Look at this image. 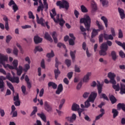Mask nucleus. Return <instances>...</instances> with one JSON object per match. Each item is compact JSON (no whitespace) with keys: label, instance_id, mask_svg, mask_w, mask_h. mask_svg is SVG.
I'll use <instances>...</instances> for the list:
<instances>
[{"label":"nucleus","instance_id":"f257e3e1","mask_svg":"<svg viewBox=\"0 0 125 125\" xmlns=\"http://www.w3.org/2000/svg\"><path fill=\"white\" fill-rule=\"evenodd\" d=\"M8 58L4 55L0 54V64H2L5 69H11V70H13V69H17L18 66V60H14L12 62V65H10L8 64H5L4 62H6L8 60Z\"/></svg>","mask_w":125,"mask_h":125},{"label":"nucleus","instance_id":"f03ea898","mask_svg":"<svg viewBox=\"0 0 125 125\" xmlns=\"http://www.w3.org/2000/svg\"><path fill=\"white\" fill-rule=\"evenodd\" d=\"M110 32L111 34H107L106 33L101 34L99 36V40L100 42H103V38H104L105 41H108L110 40V41H113L114 40V37H116V32L115 31V29L114 28H110Z\"/></svg>","mask_w":125,"mask_h":125},{"label":"nucleus","instance_id":"7ed1b4c3","mask_svg":"<svg viewBox=\"0 0 125 125\" xmlns=\"http://www.w3.org/2000/svg\"><path fill=\"white\" fill-rule=\"evenodd\" d=\"M56 11H55V8H53L51 10V12H50V15L52 19H53L54 22L56 23H59L60 26H63L64 25V23H65V21L63 20V19H59L60 15L58 14L56 17V20L54 18V16H56Z\"/></svg>","mask_w":125,"mask_h":125},{"label":"nucleus","instance_id":"20e7f679","mask_svg":"<svg viewBox=\"0 0 125 125\" xmlns=\"http://www.w3.org/2000/svg\"><path fill=\"white\" fill-rule=\"evenodd\" d=\"M80 23H83L87 31H89L90 28V23H91V19L88 15H85L83 18L80 19Z\"/></svg>","mask_w":125,"mask_h":125},{"label":"nucleus","instance_id":"39448f33","mask_svg":"<svg viewBox=\"0 0 125 125\" xmlns=\"http://www.w3.org/2000/svg\"><path fill=\"white\" fill-rule=\"evenodd\" d=\"M97 97V93L95 92H91L88 99L84 103L85 107L88 108V107L90 106V103H89V102H92V103H93L94 102V100H95V98H96Z\"/></svg>","mask_w":125,"mask_h":125},{"label":"nucleus","instance_id":"423d86ee","mask_svg":"<svg viewBox=\"0 0 125 125\" xmlns=\"http://www.w3.org/2000/svg\"><path fill=\"white\" fill-rule=\"evenodd\" d=\"M56 4L60 6V8H65L66 10L69 8V2L65 0H62V1H58Z\"/></svg>","mask_w":125,"mask_h":125},{"label":"nucleus","instance_id":"0eeeda50","mask_svg":"<svg viewBox=\"0 0 125 125\" xmlns=\"http://www.w3.org/2000/svg\"><path fill=\"white\" fill-rule=\"evenodd\" d=\"M101 50L99 51L100 55H102L103 56H105V55H107V50H108V46L107 44L105 43H103L101 47Z\"/></svg>","mask_w":125,"mask_h":125},{"label":"nucleus","instance_id":"6e6552de","mask_svg":"<svg viewBox=\"0 0 125 125\" xmlns=\"http://www.w3.org/2000/svg\"><path fill=\"white\" fill-rule=\"evenodd\" d=\"M72 111H78L79 117H81L82 113L83 112V109L80 108V105L77 104H73L71 108Z\"/></svg>","mask_w":125,"mask_h":125},{"label":"nucleus","instance_id":"1a4fd4ad","mask_svg":"<svg viewBox=\"0 0 125 125\" xmlns=\"http://www.w3.org/2000/svg\"><path fill=\"white\" fill-rule=\"evenodd\" d=\"M55 61H56L55 67L56 68H57V69H55L54 73H55V79H57V78H58V76L60 75V73H61L60 71H59V69H58V65H59V64H61V63L58 62V59H57V58H56Z\"/></svg>","mask_w":125,"mask_h":125},{"label":"nucleus","instance_id":"9d476101","mask_svg":"<svg viewBox=\"0 0 125 125\" xmlns=\"http://www.w3.org/2000/svg\"><path fill=\"white\" fill-rule=\"evenodd\" d=\"M5 80H6V77L0 76V89H1V91L2 92L4 91V89H5V85L3 82V81H5Z\"/></svg>","mask_w":125,"mask_h":125},{"label":"nucleus","instance_id":"9b49d317","mask_svg":"<svg viewBox=\"0 0 125 125\" xmlns=\"http://www.w3.org/2000/svg\"><path fill=\"white\" fill-rule=\"evenodd\" d=\"M76 119H77V115L75 113L72 114V116L70 117H66V120L70 122V123H74V121H76Z\"/></svg>","mask_w":125,"mask_h":125},{"label":"nucleus","instance_id":"f8f14e48","mask_svg":"<svg viewBox=\"0 0 125 125\" xmlns=\"http://www.w3.org/2000/svg\"><path fill=\"white\" fill-rule=\"evenodd\" d=\"M91 72H87L86 75H85L83 78V83H87L89 81V77L91 76Z\"/></svg>","mask_w":125,"mask_h":125},{"label":"nucleus","instance_id":"ddd939ff","mask_svg":"<svg viewBox=\"0 0 125 125\" xmlns=\"http://www.w3.org/2000/svg\"><path fill=\"white\" fill-rule=\"evenodd\" d=\"M36 18H37V23L38 24H41L42 26H44V23L45 22V21L42 18H41L40 19L39 18V16L38 14H36Z\"/></svg>","mask_w":125,"mask_h":125},{"label":"nucleus","instance_id":"4468645a","mask_svg":"<svg viewBox=\"0 0 125 125\" xmlns=\"http://www.w3.org/2000/svg\"><path fill=\"white\" fill-rule=\"evenodd\" d=\"M34 42L36 44L41 43L42 42V38H41L38 36H35L34 38Z\"/></svg>","mask_w":125,"mask_h":125},{"label":"nucleus","instance_id":"2eb2a0df","mask_svg":"<svg viewBox=\"0 0 125 125\" xmlns=\"http://www.w3.org/2000/svg\"><path fill=\"white\" fill-rule=\"evenodd\" d=\"M44 109L47 111V112H51V106L49 105L48 104V102L47 101H45L44 104Z\"/></svg>","mask_w":125,"mask_h":125},{"label":"nucleus","instance_id":"dca6fc26","mask_svg":"<svg viewBox=\"0 0 125 125\" xmlns=\"http://www.w3.org/2000/svg\"><path fill=\"white\" fill-rule=\"evenodd\" d=\"M62 91H63V85L61 83L58 85L56 93V94H60Z\"/></svg>","mask_w":125,"mask_h":125},{"label":"nucleus","instance_id":"f3484780","mask_svg":"<svg viewBox=\"0 0 125 125\" xmlns=\"http://www.w3.org/2000/svg\"><path fill=\"white\" fill-rule=\"evenodd\" d=\"M118 11L120 14L121 19H124V18H125V14L124 9L119 8Z\"/></svg>","mask_w":125,"mask_h":125},{"label":"nucleus","instance_id":"a211bd4d","mask_svg":"<svg viewBox=\"0 0 125 125\" xmlns=\"http://www.w3.org/2000/svg\"><path fill=\"white\" fill-rule=\"evenodd\" d=\"M99 32H100V30L99 29H93L91 33V38H95V37H96V36L98 35Z\"/></svg>","mask_w":125,"mask_h":125},{"label":"nucleus","instance_id":"6ab92c4d","mask_svg":"<svg viewBox=\"0 0 125 125\" xmlns=\"http://www.w3.org/2000/svg\"><path fill=\"white\" fill-rule=\"evenodd\" d=\"M16 69L17 70V74L18 76H21V74L23 72V67L21 65H19V68Z\"/></svg>","mask_w":125,"mask_h":125},{"label":"nucleus","instance_id":"aec40b11","mask_svg":"<svg viewBox=\"0 0 125 125\" xmlns=\"http://www.w3.org/2000/svg\"><path fill=\"white\" fill-rule=\"evenodd\" d=\"M120 94H125V85L121 83L120 84Z\"/></svg>","mask_w":125,"mask_h":125},{"label":"nucleus","instance_id":"412c9836","mask_svg":"<svg viewBox=\"0 0 125 125\" xmlns=\"http://www.w3.org/2000/svg\"><path fill=\"white\" fill-rule=\"evenodd\" d=\"M112 87L115 89V91H119L121 90V87L120 86L119 83L112 84Z\"/></svg>","mask_w":125,"mask_h":125},{"label":"nucleus","instance_id":"4be33fe9","mask_svg":"<svg viewBox=\"0 0 125 125\" xmlns=\"http://www.w3.org/2000/svg\"><path fill=\"white\" fill-rule=\"evenodd\" d=\"M44 38L46 40L49 41V42H53L52 38H51V37H50V35H49V34H48V33L47 32L45 33Z\"/></svg>","mask_w":125,"mask_h":125},{"label":"nucleus","instance_id":"5701e85b","mask_svg":"<svg viewBox=\"0 0 125 125\" xmlns=\"http://www.w3.org/2000/svg\"><path fill=\"white\" fill-rule=\"evenodd\" d=\"M52 37L54 40V42L57 43V42H58V40H57V33L55 32H53L52 34Z\"/></svg>","mask_w":125,"mask_h":125},{"label":"nucleus","instance_id":"b1692460","mask_svg":"<svg viewBox=\"0 0 125 125\" xmlns=\"http://www.w3.org/2000/svg\"><path fill=\"white\" fill-rule=\"evenodd\" d=\"M97 86L98 90V93L99 94H100V93L102 92V84H100V82H98Z\"/></svg>","mask_w":125,"mask_h":125},{"label":"nucleus","instance_id":"393cba45","mask_svg":"<svg viewBox=\"0 0 125 125\" xmlns=\"http://www.w3.org/2000/svg\"><path fill=\"white\" fill-rule=\"evenodd\" d=\"M91 6L92 8L93 11H96V10H97V6H96V3L94 1H92L91 3Z\"/></svg>","mask_w":125,"mask_h":125},{"label":"nucleus","instance_id":"a878e982","mask_svg":"<svg viewBox=\"0 0 125 125\" xmlns=\"http://www.w3.org/2000/svg\"><path fill=\"white\" fill-rule=\"evenodd\" d=\"M12 83H19V78L15 76H13L11 80L10 81Z\"/></svg>","mask_w":125,"mask_h":125},{"label":"nucleus","instance_id":"bb28decb","mask_svg":"<svg viewBox=\"0 0 125 125\" xmlns=\"http://www.w3.org/2000/svg\"><path fill=\"white\" fill-rule=\"evenodd\" d=\"M48 85L49 87L52 86L53 89H56L57 88V84L53 82H49Z\"/></svg>","mask_w":125,"mask_h":125},{"label":"nucleus","instance_id":"cd10ccee","mask_svg":"<svg viewBox=\"0 0 125 125\" xmlns=\"http://www.w3.org/2000/svg\"><path fill=\"white\" fill-rule=\"evenodd\" d=\"M38 116L39 117H40V118L45 123H46V117H45V115L43 113H38Z\"/></svg>","mask_w":125,"mask_h":125},{"label":"nucleus","instance_id":"c85d7f7f","mask_svg":"<svg viewBox=\"0 0 125 125\" xmlns=\"http://www.w3.org/2000/svg\"><path fill=\"white\" fill-rule=\"evenodd\" d=\"M111 55L112 56V58L114 61H116L118 56H117V53L115 52V51H112L111 53Z\"/></svg>","mask_w":125,"mask_h":125},{"label":"nucleus","instance_id":"c756f323","mask_svg":"<svg viewBox=\"0 0 125 125\" xmlns=\"http://www.w3.org/2000/svg\"><path fill=\"white\" fill-rule=\"evenodd\" d=\"M101 20L103 21V22L104 23L105 26L106 28H107L108 27V20H107V18L106 17L103 16L101 18Z\"/></svg>","mask_w":125,"mask_h":125},{"label":"nucleus","instance_id":"7c9ffc66","mask_svg":"<svg viewBox=\"0 0 125 125\" xmlns=\"http://www.w3.org/2000/svg\"><path fill=\"white\" fill-rule=\"evenodd\" d=\"M107 77L110 80H112L116 78V74L114 73L109 72L107 74Z\"/></svg>","mask_w":125,"mask_h":125},{"label":"nucleus","instance_id":"2f4dec72","mask_svg":"<svg viewBox=\"0 0 125 125\" xmlns=\"http://www.w3.org/2000/svg\"><path fill=\"white\" fill-rule=\"evenodd\" d=\"M102 3L104 7H108L109 5V2L107 0H102Z\"/></svg>","mask_w":125,"mask_h":125},{"label":"nucleus","instance_id":"473e14b6","mask_svg":"<svg viewBox=\"0 0 125 125\" xmlns=\"http://www.w3.org/2000/svg\"><path fill=\"white\" fill-rule=\"evenodd\" d=\"M70 56L71 57L72 60V61H75V59H76V51H70Z\"/></svg>","mask_w":125,"mask_h":125},{"label":"nucleus","instance_id":"72a5a7b5","mask_svg":"<svg viewBox=\"0 0 125 125\" xmlns=\"http://www.w3.org/2000/svg\"><path fill=\"white\" fill-rule=\"evenodd\" d=\"M117 108L118 109L121 108L122 109L123 111H124V112H125V104H118L117 105Z\"/></svg>","mask_w":125,"mask_h":125},{"label":"nucleus","instance_id":"f704fd0d","mask_svg":"<svg viewBox=\"0 0 125 125\" xmlns=\"http://www.w3.org/2000/svg\"><path fill=\"white\" fill-rule=\"evenodd\" d=\"M116 43H117V44H118V45H120V46H122V47H123V48L125 50V43H122L120 41H115Z\"/></svg>","mask_w":125,"mask_h":125},{"label":"nucleus","instance_id":"c9c22d12","mask_svg":"<svg viewBox=\"0 0 125 125\" xmlns=\"http://www.w3.org/2000/svg\"><path fill=\"white\" fill-rule=\"evenodd\" d=\"M65 101H66V100L65 99H62L61 100L60 104L59 106V109H60V110H61V109L62 108V107H63V105H64V104H65Z\"/></svg>","mask_w":125,"mask_h":125},{"label":"nucleus","instance_id":"e433bc0d","mask_svg":"<svg viewBox=\"0 0 125 125\" xmlns=\"http://www.w3.org/2000/svg\"><path fill=\"white\" fill-rule=\"evenodd\" d=\"M96 23L99 30H103V29H104L103 25H102V24L101 23V22H100V21H97Z\"/></svg>","mask_w":125,"mask_h":125},{"label":"nucleus","instance_id":"4c0bfd02","mask_svg":"<svg viewBox=\"0 0 125 125\" xmlns=\"http://www.w3.org/2000/svg\"><path fill=\"white\" fill-rule=\"evenodd\" d=\"M81 9L82 12L84 13H85L88 12V10H87L86 7H85V6H84V5H82L81 6Z\"/></svg>","mask_w":125,"mask_h":125},{"label":"nucleus","instance_id":"58836bf2","mask_svg":"<svg viewBox=\"0 0 125 125\" xmlns=\"http://www.w3.org/2000/svg\"><path fill=\"white\" fill-rule=\"evenodd\" d=\"M112 113L113 114V118L115 119L116 117L118 116V114H119V112H118V110H117L115 109H113Z\"/></svg>","mask_w":125,"mask_h":125},{"label":"nucleus","instance_id":"ea45409f","mask_svg":"<svg viewBox=\"0 0 125 125\" xmlns=\"http://www.w3.org/2000/svg\"><path fill=\"white\" fill-rule=\"evenodd\" d=\"M7 83V85L8 86V87L13 91V92H14V87H13V85H12V84H11V83L8 82H6Z\"/></svg>","mask_w":125,"mask_h":125},{"label":"nucleus","instance_id":"a19ab883","mask_svg":"<svg viewBox=\"0 0 125 125\" xmlns=\"http://www.w3.org/2000/svg\"><path fill=\"white\" fill-rule=\"evenodd\" d=\"M11 40H12V37L11 35H7L6 37V42L7 43H9Z\"/></svg>","mask_w":125,"mask_h":125},{"label":"nucleus","instance_id":"79ce46f5","mask_svg":"<svg viewBox=\"0 0 125 125\" xmlns=\"http://www.w3.org/2000/svg\"><path fill=\"white\" fill-rule=\"evenodd\" d=\"M30 67V64L26 63L24 66V72H27L28 70H29Z\"/></svg>","mask_w":125,"mask_h":125},{"label":"nucleus","instance_id":"37998d69","mask_svg":"<svg viewBox=\"0 0 125 125\" xmlns=\"http://www.w3.org/2000/svg\"><path fill=\"white\" fill-rule=\"evenodd\" d=\"M110 100L112 104H114L117 102V99H116V98H115L114 96H111L110 97Z\"/></svg>","mask_w":125,"mask_h":125},{"label":"nucleus","instance_id":"c03bdc74","mask_svg":"<svg viewBox=\"0 0 125 125\" xmlns=\"http://www.w3.org/2000/svg\"><path fill=\"white\" fill-rule=\"evenodd\" d=\"M46 56L48 58H51L52 57H54V52H53V51L52 50L51 53H49L47 54Z\"/></svg>","mask_w":125,"mask_h":125},{"label":"nucleus","instance_id":"a18cd8bd","mask_svg":"<svg viewBox=\"0 0 125 125\" xmlns=\"http://www.w3.org/2000/svg\"><path fill=\"white\" fill-rule=\"evenodd\" d=\"M28 14L29 18L30 19H35V16L33 14V12H32L31 11H29L28 12Z\"/></svg>","mask_w":125,"mask_h":125},{"label":"nucleus","instance_id":"49530a36","mask_svg":"<svg viewBox=\"0 0 125 125\" xmlns=\"http://www.w3.org/2000/svg\"><path fill=\"white\" fill-rule=\"evenodd\" d=\"M34 110L32 112L30 116L32 117V116H34V115H35V114H36V113H37V112H38V107L34 106L33 107Z\"/></svg>","mask_w":125,"mask_h":125},{"label":"nucleus","instance_id":"de8ad7c7","mask_svg":"<svg viewBox=\"0 0 125 125\" xmlns=\"http://www.w3.org/2000/svg\"><path fill=\"white\" fill-rule=\"evenodd\" d=\"M34 51L37 52V51H42V48L40 46H36L35 48Z\"/></svg>","mask_w":125,"mask_h":125},{"label":"nucleus","instance_id":"09e8293b","mask_svg":"<svg viewBox=\"0 0 125 125\" xmlns=\"http://www.w3.org/2000/svg\"><path fill=\"white\" fill-rule=\"evenodd\" d=\"M124 37V35L123 34V31H122V29L119 30V33H118V38L119 39H122Z\"/></svg>","mask_w":125,"mask_h":125},{"label":"nucleus","instance_id":"8fccbe9b","mask_svg":"<svg viewBox=\"0 0 125 125\" xmlns=\"http://www.w3.org/2000/svg\"><path fill=\"white\" fill-rule=\"evenodd\" d=\"M10 115H12V118H15L18 116L17 111H13V112L11 111L10 113Z\"/></svg>","mask_w":125,"mask_h":125},{"label":"nucleus","instance_id":"3c124183","mask_svg":"<svg viewBox=\"0 0 125 125\" xmlns=\"http://www.w3.org/2000/svg\"><path fill=\"white\" fill-rule=\"evenodd\" d=\"M65 63L67 65V67H70L71 66V60H65Z\"/></svg>","mask_w":125,"mask_h":125},{"label":"nucleus","instance_id":"603ef678","mask_svg":"<svg viewBox=\"0 0 125 125\" xmlns=\"http://www.w3.org/2000/svg\"><path fill=\"white\" fill-rule=\"evenodd\" d=\"M57 46L58 47H60V48L62 47V46L63 48H66V46H65L64 44L61 42L58 43Z\"/></svg>","mask_w":125,"mask_h":125},{"label":"nucleus","instance_id":"864d4df0","mask_svg":"<svg viewBox=\"0 0 125 125\" xmlns=\"http://www.w3.org/2000/svg\"><path fill=\"white\" fill-rule=\"evenodd\" d=\"M101 98H103L104 99H105V100H109V99H108V97H107V96H106V94H102L101 95Z\"/></svg>","mask_w":125,"mask_h":125},{"label":"nucleus","instance_id":"5fc2aeb1","mask_svg":"<svg viewBox=\"0 0 125 125\" xmlns=\"http://www.w3.org/2000/svg\"><path fill=\"white\" fill-rule=\"evenodd\" d=\"M24 60L27 64H31V60L30 59V57H26L25 58Z\"/></svg>","mask_w":125,"mask_h":125},{"label":"nucleus","instance_id":"6e6d98bb","mask_svg":"<svg viewBox=\"0 0 125 125\" xmlns=\"http://www.w3.org/2000/svg\"><path fill=\"white\" fill-rule=\"evenodd\" d=\"M69 43L70 45H74L75 44V40L72 39H70L69 40Z\"/></svg>","mask_w":125,"mask_h":125},{"label":"nucleus","instance_id":"4d7b16f0","mask_svg":"<svg viewBox=\"0 0 125 125\" xmlns=\"http://www.w3.org/2000/svg\"><path fill=\"white\" fill-rule=\"evenodd\" d=\"M22 29H31L32 28V26L29 25H25L21 26Z\"/></svg>","mask_w":125,"mask_h":125},{"label":"nucleus","instance_id":"13d9d810","mask_svg":"<svg viewBox=\"0 0 125 125\" xmlns=\"http://www.w3.org/2000/svg\"><path fill=\"white\" fill-rule=\"evenodd\" d=\"M13 9L14 10V12H16L17 10H18V6H17V4H15L12 6Z\"/></svg>","mask_w":125,"mask_h":125},{"label":"nucleus","instance_id":"bf43d9fd","mask_svg":"<svg viewBox=\"0 0 125 125\" xmlns=\"http://www.w3.org/2000/svg\"><path fill=\"white\" fill-rule=\"evenodd\" d=\"M73 72H70L67 73V78H68L69 80H71L72 79V77H73Z\"/></svg>","mask_w":125,"mask_h":125},{"label":"nucleus","instance_id":"052dcab7","mask_svg":"<svg viewBox=\"0 0 125 125\" xmlns=\"http://www.w3.org/2000/svg\"><path fill=\"white\" fill-rule=\"evenodd\" d=\"M119 55L122 58H125V53L123 51H120L119 52Z\"/></svg>","mask_w":125,"mask_h":125},{"label":"nucleus","instance_id":"680f3d73","mask_svg":"<svg viewBox=\"0 0 125 125\" xmlns=\"http://www.w3.org/2000/svg\"><path fill=\"white\" fill-rule=\"evenodd\" d=\"M75 71L76 73H81V69L80 67L77 66V65L75 66Z\"/></svg>","mask_w":125,"mask_h":125},{"label":"nucleus","instance_id":"e2e57ef3","mask_svg":"<svg viewBox=\"0 0 125 125\" xmlns=\"http://www.w3.org/2000/svg\"><path fill=\"white\" fill-rule=\"evenodd\" d=\"M15 4H16V3H15V2H14L13 0H10V1L8 3L9 6H11L12 5L13 6V5H15Z\"/></svg>","mask_w":125,"mask_h":125},{"label":"nucleus","instance_id":"0e129e2a","mask_svg":"<svg viewBox=\"0 0 125 125\" xmlns=\"http://www.w3.org/2000/svg\"><path fill=\"white\" fill-rule=\"evenodd\" d=\"M43 1L44 7H45L46 9H47V8H48V4H47V2H46V0H43Z\"/></svg>","mask_w":125,"mask_h":125},{"label":"nucleus","instance_id":"69168bd1","mask_svg":"<svg viewBox=\"0 0 125 125\" xmlns=\"http://www.w3.org/2000/svg\"><path fill=\"white\" fill-rule=\"evenodd\" d=\"M0 114L1 117H4V115H5L4 110L3 109H1V108H0Z\"/></svg>","mask_w":125,"mask_h":125},{"label":"nucleus","instance_id":"338daca9","mask_svg":"<svg viewBox=\"0 0 125 125\" xmlns=\"http://www.w3.org/2000/svg\"><path fill=\"white\" fill-rule=\"evenodd\" d=\"M41 67L43 69H45V64H44V60L42 59L41 62Z\"/></svg>","mask_w":125,"mask_h":125},{"label":"nucleus","instance_id":"774afa93","mask_svg":"<svg viewBox=\"0 0 125 125\" xmlns=\"http://www.w3.org/2000/svg\"><path fill=\"white\" fill-rule=\"evenodd\" d=\"M41 10H42H42H43V5H40L38 9H37V11L38 12H40V11H41Z\"/></svg>","mask_w":125,"mask_h":125}]
</instances>
